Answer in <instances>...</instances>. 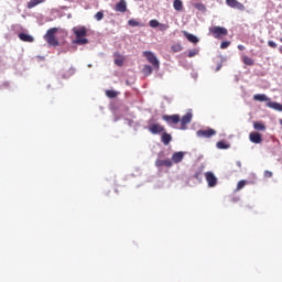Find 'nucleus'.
Here are the masks:
<instances>
[{"label": "nucleus", "instance_id": "obj_1", "mask_svg": "<svg viewBox=\"0 0 282 282\" xmlns=\"http://www.w3.org/2000/svg\"><path fill=\"white\" fill-rule=\"evenodd\" d=\"M89 32V29L84 25L74 26L73 28V34H75L76 40L73 41L76 45H87L89 43V40L86 37Z\"/></svg>", "mask_w": 282, "mask_h": 282}, {"label": "nucleus", "instance_id": "obj_2", "mask_svg": "<svg viewBox=\"0 0 282 282\" xmlns=\"http://www.w3.org/2000/svg\"><path fill=\"white\" fill-rule=\"evenodd\" d=\"M58 32L57 28L48 29L46 34L44 35L45 41L48 43V45H52L53 47H58V40H56L55 34Z\"/></svg>", "mask_w": 282, "mask_h": 282}, {"label": "nucleus", "instance_id": "obj_3", "mask_svg": "<svg viewBox=\"0 0 282 282\" xmlns=\"http://www.w3.org/2000/svg\"><path fill=\"white\" fill-rule=\"evenodd\" d=\"M210 34L214 39H221V36H228V30L224 26H212L209 28Z\"/></svg>", "mask_w": 282, "mask_h": 282}, {"label": "nucleus", "instance_id": "obj_4", "mask_svg": "<svg viewBox=\"0 0 282 282\" xmlns=\"http://www.w3.org/2000/svg\"><path fill=\"white\" fill-rule=\"evenodd\" d=\"M143 56L147 58L148 62H150L151 65H153L156 69H160V61L153 52L144 51Z\"/></svg>", "mask_w": 282, "mask_h": 282}, {"label": "nucleus", "instance_id": "obj_5", "mask_svg": "<svg viewBox=\"0 0 282 282\" xmlns=\"http://www.w3.org/2000/svg\"><path fill=\"white\" fill-rule=\"evenodd\" d=\"M205 178L209 188H215V186H217V176H215L213 172H206Z\"/></svg>", "mask_w": 282, "mask_h": 282}, {"label": "nucleus", "instance_id": "obj_6", "mask_svg": "<svg viewBox=\"0 0 282 282\" xmlns=\"http://www.w3.org/2000/svg\"><path fill=\"white\" fill-rule=\"evenodd\" d=\"M162 120L167 122V124H178L181 118L180 115H163Z\"/></svg>", "mask_w": 282, "mask_h": 282}, {"label": "nucleus", "instance_id": "obj_7", "mask_svg": "<svg viewBox=\"0 0 282 282\" xmlns=\"http://www.w3.org/2000/svg\"><path fill=\"white\" fill-rule=\"evenodd\" d=\"M150 133H153V135H156L158 133H164L165 129L164 126L160 123H152L148 127Z\"/></svg>", "mask_w": 282, "mask_h": 282}, {"label": "nucleus", "instance_id": "obj_8", "mask_svg": "<svg viewBox=\"0 0 282 282\" xmlns=\"http://www.w3.org/2000/svg\"><path fill=\"white\" fill-rule=\"evenodd\" d=\"M198 138H213V135L217 134V131H215L214 129L209 128L207 130H198L196 132Z\"/></svg>", "mask_w": 282, "mask_h": 282}, {"label": "nucleus", "instance_id": "obj_9", "mask_svg": "<svg viewBox=\"0 0 282 282\" xmlns=\"http://www.w3.org/2000/svg\"><path fill=\"white\" fill-rule=\"evenodd\" d=\"M191 120H193V113L187 112L186 115H184L180 120L181 122L180 129H182L183 131L186 130V124H191Z\"/></svg>", "mask_w": 282, "mask_h": 282}, {"label": "nucleus", "instance_id": "obj_10", "mask_svg": "<svg viewBox=\"0 0 282 282\" xmlns=\"http://www.w3.org/2000/svg\"><path fill=\"white\" fill-rule=\"evenodd\" d=\"M226 3L229 8H235L236 10H240L241 12L246 10V7L243 6V3L237 0H226Z\"/></svg>", "mask_w": 282, "mask_h": 282}, {"label": "nucleus", "instance_id": "obj_11", "mask_svg": "<svg viewBox=\"0 0 282 282\" xmlns=\"http://www.w3.org/2000/svg\"><path fill=\"white\" fill-rule=\"evenodd\" d=\"M249 140L253 144H261L263 142V138L261 137V133H259V132H250Z\"/></svg>", "mask_w": 282, "mask_h": 282}, {"label": "nucleus", "instance_id": "obj_12", "mask_svg": "<svg viewBox=\"0 0 282 282\" xmlns=\"http://www.w3.org/2000/svg\"><path fill=\"white\" fill-rule=\"evenodd\" d=\"M155 166L158 167V169H160V167H162V166H165L166 169H171V166H173V161H171V160H160V159H158L156 161H155Z\"/></svg>", "mask_w": 282, "mask_h": 282}, {"label": "nucleus", "instance_id": "obj_13", "mask_svg": "<svg viewBox=\"0 0 282 282\" xmlns=\"http://www.w3.org/2000/svg\"><path fill=\"white\" fill-rule=\"evenodd\" d=\"M116 12H127V1L126 0H120L116 6H115Z\"/></svg>", "mask_w": 282, "mask_h": 282}, {"label": "nucleus", "instance_id": "obj_14", "mask_svg": "<svg viewBox=\"0 0 282 282\" xmlns=\"http://www.w3.org/2000/svg\"><path fill=\"white\" fill-rule=\"evenodd\" d=\"M20 41H23V43H34V36L28 34V33H19Z\"/></svg>", "mask_w": 282, "mask_h": 282}, {"label": "nucleus", "instance_id": "obj_15", "mask_svg": "<svg viewBox=\"0 0 282 282\" xmlns=\"http://www.w3.org/2000/svg\"><path fill=\"white\" fill-rule=\"evenodd\" d=\"M172 140H173V137H171V134L169 132H163V134L161 137V142H163V144L165 147H169V144H171Z\"/></svg>", "mask_w": 282, "mask_h": 282}, {"label": "nucleus", "instance_id": "obj_16", "mask_svg": "<svg viewBox=\"0 0 282 282\" xmlns=\"http://www.w3.org/2000/svg\"><path fill=\"white\" fill-rule=\"evenodd\" d=\"M267 107H269V109H274V111H282V105L276 101L269 100Z\"/></svg>", "mask_w": 282, "mask_h": 282}, {"label": "nucleus", "instance_id": "obj_17", "mask_svg": "<svg viewBox=\"0 0 282 282\" xmlns=\"http://www.w3.org/2000/svg\"><path fill=\"white\" fill-rule=\"evenodd\" d=\"M182 160H184V152H175L172 155V162H174V164H180Z\"/></svg>", "mask_w": 282, "mask_h": 282}, {"label": "nucleus", "instance_id": "obj_18", "mask_svg": "<svg viewBox=\"0 0 282 282\" xmlns=\"http://www.w3.org/2000/svg\"><path fill=\"white\" fill-rule=\"evenodd\" d=\"M115 65L118 67H122V65H124V57H122L118 52L115 53Z\"/></svg>", "mask_w": 282, "mask_h": 282}, {"label": "nucleus", "instance_id": "obj_19", "mask_svg": "<svg viewBox=\"0 0 282 282\" xmlns=\"http://www.w3.org/2000/svg\"><path fill=\"white\" fill-rule=\"evenodd\" d=\"M253 100H258V102H270V98L264 94H257L253 96Z\"/></svg>", "mask_w": 282, "mask_h": 282}, {"label": "nucleus", "instance_id": "obj_20", "mask_svg": "<svg viewBox=\"0 0 282 282\" xmlns=\"http://www.w3.org/2000/svg\"><path fill=\"white\" fill-rule=\"evenodd\" d=\"M40 3H45V0H30L26 4V8L32 10V8H36V6H40Z\"/></svg>", "mask_w": 282, "mask_h": 282}, {"label": "nucleus", "instance_id": "obj_21", "mask_svg": "<svg viewBox=\"0 0 282 282\" xmlns=\"http://www.w3.org/2000/svg\"><path fill=\"white\" fill-rule=\"evenodd\" d=\"M184 36L187 39V41H189V43H199V39H197V36L188 33V32H184Z\"/></svg>", "mask_w": 282, "mask_h": 282}, {"label": "nucleus", "instance_id": "obj_22", "mask_svg": "<svg viewBox=\"0 0 282 282\" xmlns=\"http://www.w3.org/2000/svg\"><path fill=\"white\" fill-rule=\"evenodd\" d=\"M173 8L174 10H176L177 12H182L184 4L182 3V0H174L173 2Z\"/></svg>", "mask_w": 282, "mask_h": 282}, {"label": "nucleus", "instance_id": "obj_23", "mask_svg": "<svg viewBox=\"0 0 282 282\" xmlns=\"http://www.w3.org/2000/svg\"><path fill=\"white\" fill-rule=\"evenodd\" d=\"M253 129L256 131H265V124H263V122L256 121L253 122Z\"/></svg>", "mask_w": 282, "mask_h": 282}, {"label": "nucleus", "instance_id": "obj_24", "mask_svg": "<svg viewBox=\"0 0 282 282\" xmlns=\"http://www.w3.org/2000/svg\"><path fill=\"white\" fill-rule=\"evenodd\" d=\"M242 63L245 65H248L249 67H252V65H254V59L245 55V56H242Z\"/></svg>", "mask_w": 282, "mask_h": 282}, {"label": "nucleus", "instance_id": "obj_25", "mask_svg": "<svg viewBox=\"0 0 282 282\" xmlns=\"http://www.w3.org/2000/svg\"><path fill=\"white\" fill-rule=\"evenodd\" d=\"M143 74H144V76H151V74H153V68L150 65H144Z\"/></svg>", "mask_w": 282, "mask_h": 282}, {"label": "nucleus", "instance_id": "obj_26", "mask_svg": "<svg viewBox=\"0 0 282 282\" xmlns=\"http://www.w3.org/2000/svg\"><path fill=\"white\" fill-rule=\"evenodd\" d=\"M128 25H130V28H140L142 24L138 20L131 19L128 21Z\"/></svg>", "mask_w": 282, "mask_h": 282}, {"label": "nucleus", "instance_id": "obj_27", "mask_svg": "<svg viewBox=\"0 0 282 282\" xmlns=\"http://www.w3.org/2000/svg\"><path fill=\"white\" fill-rule=\"evenodd\" d=\"M107 98H117L118 97V93L116 90H106L105 91Z\"/></svg>", "mask_w": 282, "mask_h": 282}, {"label": "nucleus", "instance_id": "obj_28", "mask_svg": "<svg viewBox=\"0 0 282 282\" xmlns=\"http://www.w3.org/2000/svg\"><path fill=\"white\" fill-rule=\"evenodd\" d=\"M171 50L172 52L177 53V52H182L183 47H182V44L176 43L171 46Z\"/></svg>", "mask_w": 282, "mask_h": 282}, {"label": "nucleus", "instance_id": "obj_29", "mask_svg": "<svg viewBox=\"0 0 282 282\" xmlns=\"http://www.w3.org/2000/svg\"><path fill=\"white\" fill-rule=\"evenodd\" d=\"M194 8L199 12H206V6L204 3H194Z\"/></svg>", "mask_w": 282, "mask_h": 282}, {"label": "nucleus", "instance_id": "obj_30", "mask_svg": "<svg viewBox=\"0 0 282 282\" xmlns=\"http://www.w3.org/2000/svg\"><path fill=\"white\" fill-rule=\"evenodd\" d=\"M197 54H199V50L193 48V50L188 51L187 56H188V58H193L194 56H197Z\"/></svg>", "mask_w": 282, "mask_h": 282}, {"label": "nucleus", "instance_id": "obj_31", "mask_svg": "<svg viewBox=\"0 0 282 282\" xmlns=\"http://www.w3.org/2000/svg\"><path fill=\"white\" fill-rule=\"evenodd\" d=\"M217 149H230V145H228L224 141H219V142H217Z\"/></svg>", "mask_w": 282, "mask_h": 282}, {"label": "nucleus", "instance_id": "obj_32", "mask_svg": "<svg viewBox=\"0 0 282 282\" xmlns=\"http://www.w3.org/2000/svg\"><path fill=\"white\" fill-rule=\"evenodd\" d=\"M96 21H102L105 19V13L102 11H99L95 14Z\"/></svg>", "mask_w": 282, "mask_h": 282}, {"label": "nucleus", "instance_id": "obj_33", "mask_svg": "<svg viewBox=\"0 0 282 282\" xmlns=\"http://www.w3.org/2000/svg\"><path fill=\"white\" fill-rule=\"evenodd\" d=\"M150 28H159L160 26V22L158 20H151L149 22Z\"/></svg>", "mask_w": 282, "mask_h": 282}, {"label": "nucleus", "instance_id": "obj_34", "mask_svg": "<svg viewBox=\"0 0 282 282\" xmlns=\"http://www.w3.org/2000/svg\"><path fill=\"white\" fill-rule=\"evenodd\" d=\"M245 186H246V181L245 180L239 181L237 184L236 191H241V188H243Z\"/></svg>", "mask_w": 282, "mask_h": 282}, {"label": "nucleus", "instance_id": "obj_35", "mask_svg": "<svg viewBox=\"0 0 282 282\" xmlns=\"http://www.w3.org/2000/svg\"><path fill=\"white\" fill-rule=\"evenodd\" d=\"M229 46H230V42H228V41H225V42L220 43V50H226Z\"/></svg>", "mask_w": 282, "mask_h": 282}, {"label": "nucleus", "instance_id": "obj_36", "mask_svg": "<svg viewBox=\"0 0 282 282\" xmlns=\"http://www.w3.org/2000/svg\"><path fill=\"white\" fill-rule=\"evenodd\" d=\"M195 180H198L199 182H202V171H198L194 174Z\"/></svg>", "mask_w": 282, "mask_h": 282}, {"label": "nucleus", "instance_id": "obj_37", "mask_svg": "<svg viewBox=\"0 0 282 282\" xmlns=\"http://www.w3.org/2000/svg\"><path fill=\"white\" fill-rule=\"evenodd\" d=\"M159 28L161 32H164V30H169V25L159 23Z\"/></svg>", "mask_w": 282, "mask_h": 282}, {"label": "nucleus", "instance_id": "obj_38", "mask_svg": "<svg viewBox=\"0 0 282 282\" xmlns=\"http://www.w3.org/2000/svg\"><path fill=\"white\" fill-rule=\"evenodd\" d=\"M268 45H269V47H272L273 50H276V44L274 43V41H269Z\"/></svg>", "mask_w": 282, "mask_h": 282}, {"label": "nucleus", "instance_id": "obj_39", "mask_svg": "<svg viewBox=\"0 0 282 282\" xmlns=\"http://www.w3.org/2000/svg\"><path fill=\"white\" fill-rule=\"evenodd\" d=\"M264 177H272V172L271 171H264Z\"/></svg>", "mask_w": 282, "mask_h": 282}, {"label": "nucleus", "instance_id": "obj_40", "mask_svg": "<svg viewBox=\"0 0 282 282\" xmlns=\"http://www.w3.org/2000/svg\"><path fill=\"white\" fill-rule=\"evenodd\" d=\"M238 50H240V52H243V50H246V46L239 44V45H238Z\"/></svg>", "mask_w": 282, "mask_h": 282}, {"label": "nucleus", "instance_id": "obj_41", "mask_svg": "<svg viewBox=\"0 0 282 282\" xmlns=\"http://www.w3.org/2000/svg\"><path fill=\"white\" fill-rule=\"evenodd\" d=\"M2 87H10V83L9 82H4L3 84H2Z\"/></svg>", "mask_w": 282, "mask_h": 282}, {"label": "nucleus", "instance_id": "obj_42", "mask_svg": "<svg viewBox=\"0 0 282 282\" xmlns=\"http://www.w3.org/2000/svg\"><path fill=\"white\" fill-rule=\"evenodd\" d=\"M221 69V64H219L216 68V72H219Z\"/></svg>", "mask_w": 282, "mask_h": 282}, {"label": "nucleus", "instance_id": "obj_43", "mask_svg": "<svg viewBox=\"0 0 282 282\" xmlns=\"http://www.w3.org/2000/svg\"><path fill=\"white\" fill-rule=\"evenodd\" d=\"M280 124L282 126V119L280 120Z\"/></svg>", "mask_w": 282, "mask_h": 282}, {"label": "nucleus", "instance_id": "obj_44", "mask_svg": "<svg viewBox=\"0 0 282 282\" xmlns=\"http://www.w3.org/2000/svg\"><path fill=\"white\" fill-rule=\"evenodd\" d=\"M280 43H282V37L280 39Z\"/></svg>", "mask_w": 282, "mask_h": 282}]
</instances>
